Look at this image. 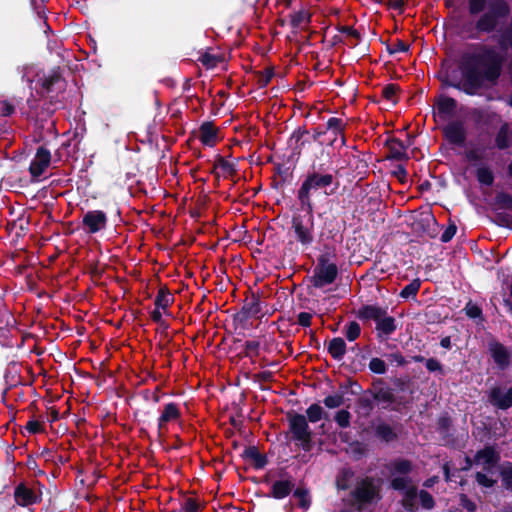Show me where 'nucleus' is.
Returning a JSON list of instances; mask_svg holds the SVG:
<instances>
[{
  "label": "nucleus",
  "instance_id": "1",
  "mask_svg": "<svg viewBox=\"0 0 512 512\" xmlns=\"http://www.w3.org/2000/svg\"><path fill=\"white\" fill-rule=\"evenodd\" d=\"M497 45L499 50L491 45L476 44L475 51L464 52L458 62L461 80L453 79L457 71L447 67L436 75L441 88H454L468 96H476L482 90L496 86L506 63L503 52L512 50V17L509 25L498 37Z\"/></svg>",
  "mask_w": 512,
  "mask_h": 512
},
{
  "label": "nucleus",
  "instance_id": "2",
  "mask_svg": "<svg viewBox=\"0 0 512 512\" xmlns=\"http://www.w3.org/2000/svg\"><path fill=\"white\" fill-rule=\"evenodd\" d=\"M339 186L340 182L334 173L325 170L322 164L318 167L312 164L297 190L301 209L306 213L313 212L312 196L318 192L331 196L337 192Z\"/></svg>",
  "mask_w": 512,
  "mask_h": 512
},
{
  "label": "nucleus",
  "instance_id": "3",
  "mask_svg": "<svg viewBox=\"0 0 512 512\" xmlns=\"http://www.w3.org/2000/svg\"><path fill=\"white\" fill-rule=\"evenodd\" d=\"M413 471L412 461L404 458H398L391 462L390 472L391 475H400L393 477L390 480L389 487L394 491L404 493L402 506L406 511L414 512L417 508L414 504V500L418 496V490L415 485L412 484V479L409 474Z\"/></svg>",
  "mask_w": 512,
  "mask_h": 512
},
{
  "label": "nucleus",
  "instance_id": "4",
  "mask_svg": "<svg viewBox=\"0 0 512 512\" xmlns=\"http://www.w3.org/2000/svg\"><path fill=\"white\" fill-rule=\"evenodd\" d=\"M288 431L286 437H290L296 446L305 452H310L314 447L313 431L309 427V422L305 415L293 410L286 413Z\"/></svg>",
  "mask_w": 512,
  "mask_h": 512
},
{
  "label": "nucleus",
  "instance_id": "5",
  "mask_svg": "<svg viewBox=\"0 0 512 512\" xmlns=\"http://www.w3.org/2000/svg\"><path fill=\"white\" fill-rule=\"evenodd\" d=\"M511 13V6L507 0H490L486 11L477 15V26L482 35H489L499 30L503 21Z\"/></svg>",
  "mask_w": 512,
  "mask_h": 512
},
{
  "label": "nucleus",
  "instance_id": "6",
  "mask_svg": "<svg viewBox=\"0 0 512 512\" xmlns=\"http://www.w3.org/2000/svg\"><path fill=\"white\" fill-rule=\"evenodd\" d=\"M380 482V479L376 480L372 476H365L358 480L356 487L351 491V497L355 500L358 511H362L364 505L381 499Z\"/></svg>",
  "mask_w": 512,
  "mask_h": 512
},
{
  "label": "nucleus",
  "instance_id": "7",
  "mask_svg": "<svg viewBox=\"0 0 512 512\" xmlns=\"http://www.w3.org/2000/svg\"><path fill=\"white\" fill-rule=\"evenodd\" d=\"M307 219L300 214H294L291 219V230L294 240L304 249L314 242V216L313 212L306 213Z\"/></svg>",
  "mask_w": 512,
  "mask_h": 512
},
{
  "label": "nucleus",
  "instance_id": "8",
  "mask_svg": "<svg viewBox=\"0 0 512 512\" xmlns=\"http://www.w3.org/2000/svg\"><path fill=\"white\" fill-rule=\"evenodd\" d=\"M262 311L260 295L251 293L243 302V305L233 316V322L242 328L247 327V323L251 318H258Z\"/></svg>",
  "mask_w": 512,
  "mask_h": 512
},
{
  "label": "nucleus",
  "instance_id": "9",
  "mask_svg": "<svg viewBox=\"0 0 512 512\" xmlns=\"http://www.w3.org/2000/svg\"><path fill=\"white\" fill-rule=\"evenodd\" d=\"M442 135L449 145L458 148L465 147L468 137L465 122L460 119L449 121L442 128Z\"/></svg>",
  "mask_w": 512,
  "mask_h": 512
},
{
  "label": "nucleus",
  "instance_id": "10",
  "mask_svg": "<svg viewBox=\"0 0 512 512\" xmlns=\"http://www.w3.org/2000/svg\"><path fill=\"white\" fill-rule=\"evenodd\" d=\"M38 83L41 87V96L49 95L54 92H63L66 88V81L61 74L60 67H55L50 70L48 74L39 77Z\"/></svg>",
  "mask_w": 512,
  "mask_h": 512
},
{
  "label": "nucleus",
  "instance_id": "11",
  "mask_svg": "<svg viewBox=\"0 0 512 512\" xmlns=\"http://www.w3.org/2000/svg\"><path fill=\"white\" fill-rule=\"evenodd\" d=\"M412 229L420 235L435 238L438 235V223L432 211L429 209L417 214L413 220Z\"/></svg>",
  "mask_w": 512,
  "mask_h": 512
},
{
  "label": "nucleus",
  "instance_id": "12",
  "mask_svg": "<svg viewBox=\"0 0 512 512\" xmlns=\"http://www.w3.org/2000/svg\"><path fill=\"white\" fill-rule=\"evenodd\" d=\"M182 413L179 404L169 402L163 405L161 413L157 419V435L162 438L167 432V426L171 422L181 420Z\"/></svg>",
  "mask_w": 512,
  "mask_h": 512
},
{
  "label": "nucleus",
  "instance_id": "13",
  "mask_svg": "<svg viewBox=\"0 0 512 512\" xmlns=\"http://www.w3.org/2000/svg\"><path fill=\"white\" fill-rule=\"evenodd\" d=\"M338 276V267L336 264L322 265L317 264L311 277V283L315 288H322L335 282Z\"/></svg>",
  "mask_w": 512,
  "mask_h": 512
},
{
  "label": "nucleus",
  "instance_id": "14",
  "mask_svg": "<svg viewBox=\"0 0 512 512\" xmlns=\"http://www.w3.org/2000/svg\"><path fill=\"white\" fill-rule=\"evenodd\" d=\"M108 218L102 210H89L82 218V226L86 233L96 234L107 227Z\"/></svg>",
  "mask_w": 512,
  "mask_h": 512
},
{
  "label": "nucleus",
  "instance_id": "15",
  "mask_svg": "<svg viewBox=\"0 0 512 512\" xmlns=\"http://www.w3.org/2000/svg\"><path fill=\"white\" fill-rule=\"evenodd\" d=\"M488 352L499 370L505 371L511 365V354L508 348L496 339L488 342Z\"/></svg>",
  "mask_w": 512,
  "mask_h": 512
},
{
  "label": "nucleus",
  "instance_id": "16",
  "mask_svg": "<svg viewBox=\"0 0 512 512\" xmlns=\"http://www.w3.org/2000/svg\"><path fill=\"white\" fill-rule=\"evenodd\" d=\"M372 395L373 400L377 402L387 403L393 405L391 410L399 412L402 407H406L409 404V400L405 397H396L392 389L388 386L377 389L376 391H369Z\"/></svg>",
  "mask_w": 512,
  "mask_h": 512
},
{
  "label": "nucleus",
  "instance_id": "17",
  "mask_svg": "<svg viewBox=\"0 0 512 512\" xmlns=\"http://www.w3.org/2000/svg\"><path fill=\"white\" fill-rule=\"evenodd\" d=\"M13 496L16 504L22 507L40 503L42 500L41 493H37L24 482L19 483L15 487Z\"/></svg>",
  "mask_w": 512,
  "mask_h": 512
},
{
  "label": "nucleus",
  "instance_id": "18",
  "mask_svg": "<svg viewBox=\"0 0 512 512\" xmlns=\"http://www.w3.org/2000/svg\"><path fill=\"white\" fill-rule=\"evenodd\" d=\"M319 237L323 241L342 242L341 225L335 216L323 218V226Z\"/></svg>",
  "mask_w": 512,
  "mask_h": 512
},
{
  "label": "nucleus",
  "instance_id": "19",
  "mask_svg": "<svg viewBox=\"0 0 512 512\" xmlns=\"http://www.w3.org/2000/svg\"><path fill=\"white\" fill-rule=\"evenodd\" d=\"M50 162V151L44 146L39 147L29 166V172L32 178H39L50 165Z\"/></svg>",
  "mask_w": 512,
  "mask_h": 512
},
{
  "label": "nucleus",
  "instance_id": "20",
  "mask_svg": "<svg viewBox=\"0 0 512 512\" xmlns=\"http://www.w3.org/2000/svg\"><path fill=\"white\" fill-rule=\"evenodd\" d=\"M384 147L388 149L386 159L396 161H408L409 155L407 153L408 146L405 143L396 138L388 137L384 142Z\"/></svg>",
  "mask_w": 512,
  "mask_h": 512
},
{
  "label": "nucleus",
  "instance_id": "21",
  "mask_svg": "<svg viewBox=\"0 0 512 512\" xmlns=\"http://www.w3.org/2000/svg\"><path fill=\"white\" fill-rule=\"evenodd\" d=\"M489 403L497 409L507 410L512 407V387L503 392L499 386H494L488 393Z\"/></svg>",
  "mask_w": 512,
  "mask_h": 512
},
{
  "label": "nucleus",
  "instance_id": "22",
  "mask_svg": "<svg viewBox=\"0 0 512 512\" xmlns=\"http://www.w3.org/2000/svg\"><path fill=\"white\" fill-rule=\"evenodd\" d=\"M295 488L294 479L289 476L285 479L276 480L271 485L270 493L267 497L281 500L289 496Z\"/></svg>",
  "mask_w": 512,
  "mask_h": 512
},
{
  "label": "nucleus",
  "instance_id": "23",
  "mask_svg": "<svg viewBox=\"0 0 512 512\" xmlns=\"http://www.w3.org/2000/svg\"><path fill=\"white\" fill-rule=\"evenodd\" d=\"M387 314V308L380 307L378 305L366 304L361 306L356 311V317L361 321L373 320L375 324L378 322L380 317Z\"/></svg>",
  "mask_w": 512,
  "mask_h": 512
},
{
  "label": "nucleus",
  "instance_id": "24",
  "mask_svg": "<svg viewBox=\"0 0 512 512\" xmlns=\"http://www.w3.org/2000/svg\"><path fill=\"white\" fill-rule=\"evenodd\" d=\"M218 128L212 121H205L199 127V140L208 147H213L218 140Z\"/></svg>",
  "mask_w": 512,
  "mask_h": 512
},
{
  "label": "nucleus",
  "instance_id": "25",
  "mask_svg": "<svg viewBox=\"0 0 512 512\" xmlns=\"http://www.w3.org/2000/svg\"><path fill=\"white\" fill-rule=\"evenodd\" d=\"M308 135L309 131L306 129L305 126L298 127L296 130L293 131L289 138V143L290 145H292V143L294 142V146L292 148L294 155H301L303 148L307 143H309L307 139Z\"/></svg>",
  "mask_w": 512,
  "mask_h": 512
},
{
  "label": "nucleus",
  "instance_id": "26",
  "mask_svg": "<svg viewBox=\"0 0 512 512\" xmlns=\"http://www.w3.org/2000/svg\"><path fill=\"white\" fill-rule=\"evenodd\" d=\"M375 329L378 338L389 337L397 330L396 319L389 316L387 313L385 316L380 317L376 323Z\"/></svg>",
  "mask_w": 512,
  "mask_h": 512
},
{
  "label": "nucleus",
  "instance_id": "27",
  "mask_svg": "<svg viewBox=\"0 0 512 512\" xmlns=\"http://www.w3.org/2000/svg\"><path fill=\"white\" fill-rule=\"evenodd\" d=\"M241 457L245 460H252L253 467L257 470L263 469L268 464L267 456L260 453L256 446L246 447L242 452Z\"/></svg>",
  "mask_w": 512,
  "mask_h": 512
},
{
  "label": "nucleus",
  "instance_id": "28",
  "mask_svg": "<svg viewBox=\"0 0 512 512\" xmlns=\"http://www.w3.org/2000/svg\"><path fill=\"white\" fill-rule=\"evenodd\" d=\"M480 460H483L484 464L491 467L500 460V455L493 446L486 445L483 449L478 450L474 456L475 462L478 463Z\"/></svg>",
  "mask_w": 512,
  "mask_h": 512
},
{
  "label": "nucleus",
  "instance_id": "29",
  "mask_svg": "<svg viewBox=\"0 0 512 512\" xmlns=\"http://www.w3.org/2000/svg\"><path fill=\"white\" fill-rule=\"evenodd\" d=\"M457 101L449 96L440 95L436 101L437 112L441 117L452 116L457 108Z\"/></svg>",
  "mask_w": 512,
  "mask_h": 512
},
{
  "label": "nucleus",
  "instance_id": "30",
  "mask_svg": "<svg viewBox=\"0 0 512 512\" xmlns=\"http://www.w3.org/2000/svg\"><path fill=\"white\" fill-rule=\"evenodd\" d=\"M327 352L334 360L341 361L347 352L345 340L341 337L332 338L328 343Z\"/></svg>",
  "mask_w": 512,
  "mask_h": 512
},
{
  "label": "nucleus",
  "instance_id": "31",
  "mask_svg": "<svg viewBox=\"0 0 512 512\" xmlns=\"http://www.w3.org/2000/svg\"><path fill=\"white\" fill-rule=\"evenodd\" d=\"M477 19L463 22L459 25V35L467 40H478L482 36L480 27L477 29Z\"/></svg>",
  "mask_w": 512,
  "mask_h": 512
},
{
  "label": "nucleus",
  "instance_id": "32",
  "mask_svg": "<svg viewBox=\"0 0 512 512\" xmlns=\"http://www.w3.org/2000/svg\"><path fill=\"white\" fill-rule=\"evenodd\" d=\"M174 300V295L169 291L166 285H163L158 290V293L154 301V305L157 308H161L164 312H166V310L174 302Z\"/></svg>",
  "mask_w": 512,
  "mask_h": 512
},
{
  "label": "nucleus",
  "instance_id": "33",
  "mask_svg": "<svg viewBox=\"0 0 512 512\" xmlns=\"http://www.w3.org/2000/svg\"><path fill=\"white\" fill-rule=\"evenodd\" d=\"M375 436L385 443L397 440L398 435L387 423L381 422L375 427Z\"/></svg>",
  "mask_w": 512,
  "mask_h": 512
},
{
  "label": "nucleus",
  "instance_id": "34",
  "mask_svg": "<svg viewBox=\"0 0 512 512\" xmlns=\"http://www.w3.org/2000/svg\"><path fill=\"white\" fill-rule=\"evenodd\" d=\"M355 472L351 467H343L336 476V487L338 490H348Z\"/></svg>",
  "mask_w": 512,
  "mask_h": 512
},
{
  "label": "nucleus",
  "instance_id": "35",
  "mask_svg": "<svg viewBox=\"0 0 512 512\" xmlns=\"http://www.w3.org/2000/svg\"><path fill=\"white\" fill-rule=\"evenodd\" d=\"M312 15L308 10L301 9L290 15V25L293 29L304 28L303 24L309 25L311 23Z\"/></svg>",
  "mask_w": 512,
  "mask_h": 512
},
{
  "label": "nucleus",
  "instance_id": "36",
  "mask_svg": "<svg viewBox=\"0 0 512 512\" xmlns=\"http://www.w3.org/2000/svg\"><path fill=\"white\" fill-rule=\"evenodd\" d=\"M510 138L509 125L508 123H503L495 136V146L499 150L508 149L510 147Z\"/></svg>",
  "mask_w": 512,
  "mask_h": 512
},
{
  "label": "nucleus",
  "instance_id": "37",
  "mask_svg": "<svg viewBox=\"0 0 512 512\" xmlns=\"http://www.w3.org/2000/svg\"><path fill=\"white\" fill-rule=\"evenodd\" d=\"M337 258V250L335 245L330 243H324L321 254L318 256L317 264L327 265V264H335L331 262V260H335Z\"/></svg>",
  "mask_w": 512,
  "mask_h": 512
},
{
  "label": "nucleus",
  "instance_id": "38",
  "mask_svg": "<svg viewBox=\"0 0 512 512\" xmlns=\"http://www.w3.org/2000/svg\"><path fill=\"white\" fill-rule=\"evenodd\" d=\"M499 475L502 487L506 491L512 492V462H504L500 467Z\"/></svg>",
  "mask_w": 512,
  "mask_h": 512
},
{
  "label": "nucleus",
  "instance_id": "39",
  "mask_svg": "<svg viewBox=\"0 0 512 512\" xmlns=\"http://www.w3.org/2000/svg\"><path fill=\"white\" fill-rule=\"evenodd\" d=\"M420 287L421 280L419 278H416L402 288V290L399 293V296L403 299H415Z\"/></svg>",
  "mask_w": 512,
  "mask_h": 512
},
{
  "label": "nucleus",
  "instance_id": "40",
  "mask_svg": "<svg viewBox=\"0 0 512 512\" xmlns=\"http://www.w3.org/2000/svg\"><path fill=\"white\" fill-rule=\"evenodd\" d=\"M331 131L334 134V139L331 141V145L336 141L338 135H342L345 130V124L342 119L337 117H331L326 123V131Z\"/></svg>",
  "mask_w": 512,
  "mask_h": 512
},
{
  "label": "nucleus",
  "instance_id": "41",
  "mask_svg": "<svg viewBox=\"0 0 512 512\" xmlns=\"http://www.w3.org/2000/svg\"><path fill=\"white\" fill-rule=\"evenodd\" d=\"M217 167H220L224 171V173H226L228 176L234 177L237 174L236 165L228 162L221 155L216 156V164L214 165V167L212 169V173H215V170L217 169Z\"/></svg>",
  "mask_w": 512,
  "mask_h": 512
},
{
  "label": "nucleus",
  "instance_id": "42",
  "mask_svg": "<svg viewBox=\"0 0 512 512\" xmlns=\"http://www.w3.org/2000/svg\"><path fill=\"white\" fill-rule=\"evenodd\" d=\"M476 178H477V181L481 185H485V186L493 185L494 179H495L492 170L489 167H485V166L479 167L476 170Z\"/></svg>",
  "mask_w": 512,
  "mask_h": 512
},
{
  "label": "nucleus",
  "instance_id": "43",
  "mask_svg": "<svg viewBox=\"0 0 512 512\" xmlns=\"http://www.w3.org/2000/svg\"><path fill=\"white\" fill-rule=\"evenodd\" d=\"M293 496L298 499V506L303 510H308L311 506L309 491L305 488H294Z\"/></svg>",
  "mask_w": 512,
  "mask_h": 512
},
{
  "label": "nucleus",
  "instance_id": "44",
  "mask_svg": "<svg viewBox=\"0 0 512 512\" xmlns=\"http://www.w3.org/2000/svg\"><path fill=\"white\" fill-rule=\"evenodd\" d=\"M452 428V419L448 414L442 415L437 421V431L443 438L450 436V430Z\"/></svg>",
  "mask_w": 512,
  "mask_h": 512
},
{
  "label": "nucleus",
  "instance_id": "45",
  "mask_svg": "<svg viewBox=\"0 0 512 512\" xmlns=\"http://www.w3.org/2000/svg\"><path fill=\"white\" fill-rule=\"evenodd\" d=\"M324 413L323 408L318 403H313L306 409V418L308 422L316 423L323 418Z\"/></svg>",
  "mask_w": 512,
  "mask_h": 512
},
{
  "label": "nucleus",
  "instance_id": "46",
  "mask_svg": "<svg viewBox=\"0 0 512 512\" xmlns=\"http://www.w3.org/2000/svg\"><path fill=\"white\" fill-rule=\"evenodd\" d=\"M258 88H265L274 77L273 67H266L263 71L256 72Z\"/></svg>",
  "mask_w": 512,
  "mask_h": 512
},
{
  "label": "nucleus",
  "instance_id": "47",
  "mask_svg": "<svg viewBox=\"0 0 512 512\" xmlns=\"http://www.w3.org/2000/svg\"><path fill=\"white\" fill-rule=\"evenodd\" d=\"M488 0H467V9L471 16H477L486 11Z\"/></svg>",
  "mask_w": 512,
  "mask_h": 512
},
{
  "label": "nucleus",
  "instance_id": "48",
  "mask_svg": "<svg viewBox=\"0 0 512 512\" xmlns=\"http://www.w3.org/2000/svg\"><path fill=\"white\" fill-rule=\"evenodd\" d=\"M400 91V87L397 84H387L382 89V96L392 102L394 105L398 103L397 93Z\"/></svg>",
  "mask_w": 512,
  "mask_h": 512
},
{
  "label": "nucleus",
  "instance_id": "49",
  "mask_svg": "<svg viewBox=\"0 0 512 512\" xmlns=\"http://www.w3.org/2000/svg\"><path fill=\"white\" fill-rule=\"evenodd\" d=\"M344 333L348 341H355L361 334V327L356 321H351L345 326Z\"/></svg>",
  "mask_w": 512,
  "mask_h": 512
},
{
  "label": "nucleus",
  "instance_id": "50",
  "mask_svg": "<svg viewBox=\"0 0 512 512\" xmlns=\"http://www.w3.org/2000/svg\"><path fill=\"white\" fill-rule=\"evenodd\" d=\"M323 403L329 409L342 406L344 404V392L326 396Z\"/></svg>",
  "mask_w": 512,
  "mask_h": 512
},
{
  "label": "nucleus",
  "instance_id": "51",
  "mask_svg": "<svg viewBox=\"0 0 512 512\" xmlns=\"http://www.w3.org/2000/svg\"><path fill=\"white\" fill-rule=\"evenodd\" d=\"M495 204L501 209L512 210V195L506 192H498L495 196Z\"/></svg>",
  "mask_w": 512,
  "mask_h": 512
},
{
  "label": "nucleus",
  "instance_id": "52",
  "mask_svg": "<svg viewBox=\"0 0 512 512\" xmlns=\"http://www.w3.org/2000/svg\"><path fill=\"white\" fill-rule=\"evenodd\" d=\"M334 420L339 425V427L348 428L351 424V414L348 410L341 409L336 412Z\"/></svg>",
  "mask_w": 512,
  "mask_h": 512
},
{
  "label": "nucleus",
  "instance_id": "53",
  "mask_svg": "<svg viewBox=\"0 0 512 512\" xmlns=\"http://www.w3.org/2000/svg\"><path fill=\"white\" fill-rule=\"evenodd\" d=\"M369 369L372 373L382 375L387 371V365L384 360L378 357H374L369 362Z\"/></svg>",
  "mask_w": 512,
  "mask_h": 512
},
{
  "label": "nucleus",
  "instance_id": "54",
  "mask_svg": "<svg viewBox=\"0 0 512 512\" xmlns=\"http://www.w3.org/2000/svg\"><path fill=\"white\" fill-rule=\"evenodd\" d=\"M204 67L207 69H213L215 68L218 63L221 61V58L216 55H212L208 52H205L202 54L198 59Z\"/></svg>",
  "mask_w": 512,
  "mask_h": 512
},
{
  "label": "nucleus",
  "instance_id": "55",
  "mask_svg": "<svg viewBox=\"0 0 512 512\" xmlns=\"http://www.w3.org/2000/svg\"><path fill=\"white\" fill-rule=\"evenodd\" d=\"M418 497L420 499L421 506L424 509L431 510L435 506V500L433 496L426 490H420L418 492Z\"/></svg>",
  "mask_w": 512,
  "mask_h": 512
},
{
  "label": "nucleus",
  "instance_id": "56",
  "mask_svg": "<svg viewBox=\"0 0 512 512\" xmlns=\"http://www.w3.org/2000/svg\"><path fill=\"white\" fill-rule=\"evenodd\" d=\"M357 406L364 415H369L374 409L373 398L371 399L365 396L359 397Z\"/></svg>",
  "mask_w": 512,
  "mask_h": 512
},
{
  "label": "nucleus",
  "instance_id": "57",
  "mask_svg": "<svg viewBox=\"0 0 512 512\" xmlns=\"http://www.w3.org/2000/svg\"><path fill=\"white\" fill-rule=\"evenodd\" d=\"M426 369L433 373L438 372L440 375H444L445 371L443 369V365L436 358H429L425 361Z\"/></svg>",
  "mask_w": 512,
  "mask_h": 512
},
{
  "label": "nucleus",
  "instance_id": "58",
  "mask_svg": "<svg viewBox=\"0 0 512 512\" xmlns=\"http://www.w3.org/2000/svg\"><path fill=\"white\" fill-rule=\"evenodd\" d=\"M459 505L466 509L467 512H476L477 511V505L474 501H472L466 494H460L459 495Z\"/></svg>",
  "mask_w": 512,
  "mask_h": 512
},
{
  "label": "nucleus",
  "instance_id": "59",
  "mask_svg": "<svg viewBox=\"0 0 512 512\" xmlns=\"http://www.w3.org/2000/svg\"><path fill=\"white\" fill-rule=\"evenodd\" d=\"M464 310L466 315L471 319L482 317V309L478 305L473 304L471 301L467 303Z\"/></svg>",
  "mask_w": 512,
  "mask_h": 512
},
{
  "label": "nucleus",
  "instance_id": "60",
  "mask_svg": "<svg viewBox=\"0 0 512 512\" xmlns=\"http://www.w3.org/2000/svg\"><path fill=\"white\" fill-rule=\"evenodd\" d=\"M476 482L485 488H492L496 484V480L489 478L486 474L482 472H476L475 474Z\"/></svg>",
  "mask_w": 512,
  "mask_h": 512
},
{
  "label": "nucleus",
  "instance_id": "61",
  "mask_svg": "<svg viewBox=\"0 0 512 512\" xmlns=\"http://www.w3.org/2000/svg\"><path fill=\"white\" fill-rule=\"evenodd\" d=\"M457 231V226L454 222L450 221L449 225L446 227L444 232L442 233L440 240L443 243H447L452 240Z\"/></svg>",
  "mask_w": 512,
  "mask_h": 512
},
{
  "label": "nucleus",
  "instance_id": "62",
  "mask_svg": "<svg viewBox=\"0 0 512 512\" xmlns=\"http://www.w3.org/2000/svg\"><path fill=\"white\" fill-rule=\"evenodd\" d=\"M410 49V45L405 43L404 41L397 39L396 43L393 47L387 46V51L390 55H393L397 52H408Z\"/></svg>",
  "mask_w": 512,
  "mask_h": 512
},
{
  "label": "nucleus",
  "instance_id": "63",
  "mask_svg": "<svg viewBox=\"0 0 512 512\" xmlns=\"http://www.w3.org/2000/svg\"><path fill=\"white\" fill-rule=\"evenodd\" d=\"M464 156L465 159L471 163L480 162L484 158L480 150L477 148L466 150Z\"/></svg>",
  "mask_w": 512,
  "mask_h": 512
},
{
  "label": "nucleus",
  "instance_id": "64",
  "mask_svg": "<svg viewBox=\"0 0 512 512\" xmlns=\"http://www.w3.org/2000/svg\"><path fill=\"white\" fill-rule=\"evenodd\" d=\"M15 112V106L8 100H0V115L9 117Z\"/></svg>",
  "mask_w": 512,
  "mask_h": 512
}]
</instances>
